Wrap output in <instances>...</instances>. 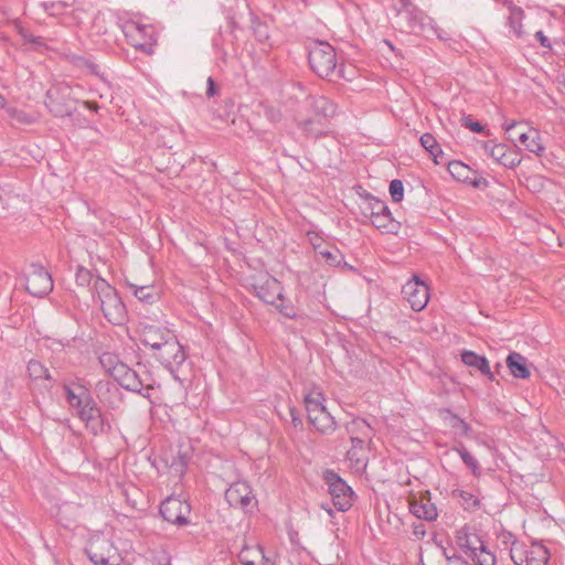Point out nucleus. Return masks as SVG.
<instances>
[{"label":"nucleus","instance_id":"f257e3e1","mask_svg":"<svg viewBox=\"0 0 565 565\" xmlns=\"http://www.w3.org/2000/svg\"><path fill=\"white\" fill-rule=\"evenodd\" d=\"M103 369L114 377L118 384L130 392L138 393L150 398V391L157 386L152 373L143 364L138 363L134 369L119 361L118 356L105 352L99 356Z\"/></svg>","mask_w":565,"mask_h":565},{"label":"nucleus","instance_id":"f03ea898","mask_svg":"<svg viewBox=\"0 0 565 565\" xmlns=\"http://www.w3.org/2000/svg\"><path fill=\"white\" fill-rule=\"evenodd\" d=\"M312 117L298 119V128L309 137L319 138L328 134L329 121L337 115L338 106L322 95H310L306 99Z\"/></svg>","mask_w":565,"mask_h":565},{"label":"nucleus","instance_id":"7ed1b4c3","mask_svg":"<svg viewBox=\"0 0 565 565\" xmlns=\"http://www.w3.org/2000/svg\"><path fill=\"white\" fill-rule=\"evenodd\" d=\"M90 291L93 298L98 300L104 317L108 322L114 326L125 322L127 316L126 307L114 287L104 278L97 276L94 285L90 287Z\"/></svg>","mask_w":565,"mask_h":565},{"label":"nucleus","instance_id":"20e7f679","mask_svg":"<svg viewBox=\"0 0 565 565\" xmlns=\"http://www.w3.org/2000/svg\"><path fill=\"white\" fill-rule=\"evenodd\" d=\"M456 542L476 565H495V555L487 547L486 542L477 531L468 525L456 532Z\"/></svg>","mask_w":565,"mask_h":565},{"label":"nucleus","instance_id":"39448f33","mask_svg":"<svg viewBox=\"0 0 565 565\" xmlns=\"http://www.w3.org/2000/svg\"><path fill=\"white\" fill-rule=\"evenodd\" d=\"M308 61L311 70L322 78L337 72V53L328 42L316 41L308 47Z\"/></svg>","mask_w":565,"mask_h":565},{"label":"nucleus","instance_id":"423d86ee","mask_svg":"<svg viewBox=\"0 0 565 565\" xmlns=\"http://www.w3.org/2000/svg\"><path fill=\"white\" fill-rule=\"evenodd\" d=\"M73 89L65 83H60L47 89L44 104L49 111L60 118L72 116L76 110Z\"/></svg>","mask_w":565,"mask_h":565},{"label":"nucleus","instance_id":"0eeeda50","mask_svg":"<svg viewBox=\"0 0 565 565\" xmlns=\"http://www.w3.org/2000/svg\"><path fill=\"white\" fill-rule=\"evenodd\" d=\"M323 480L328 486L334 508L340 512L350 510L355 499L352 488L333 470H326Z\"/></svg>","mask_w":565,"mask_h":565},{"label":"nucleus","instance_id":"6e6552de","mask_svg":"<svg viewBox=\"0 0 565 565\" xmlns=\"http://www.w3.org/2000/svg\"><path fill=\"white\" fill-rule=\"evenodd\" d=\"M510 557L515 565H547L550 552L540 543L529 546L514 540L510 547Z\"/></svg>","mask_w":565,"mask_h":565},{"label":"nucleus","instance_id":"1a4fd4ad","mask_svg":"<svg viewBox=\"0 0 565 565\" xmlns=\"http://www.w3.org/2000/svg\"><path fill=\"white\" fill-rule=\"evenodd\" d=\"M53 289L51 274L39 263H32L25 271V290L38 298L49 295Z\"/></svg>","mask_w":565,"mask_h":565},{"label":"nucleus","instance_id":"9d476101","mask_svg":"<svg viewBox=\"0 0 565 565\" xmlns=\"http://www.w3.org/2000/svg\"><path fill=\"white\" fill-rule=\"evenodd\" d=\"M86 555L95 565H118L120 557L113 542L105 536L93 539L85 548Z\"/></svg>","mask_w":565,"mask_h":565},{"label":"nucleus","instance_id":"9b49d317","mask_svg":"<svg viewBox=\"0 0 565 565\" xmlns=\"http://www.w3.org/2000/svg\"><path fill=\"white\" fill-rule=\"evenodd\" d=\"M159 512L163 520L179 527L186 526L191 523L189 518L191 505L179 497L170 495L166 498L160 503Z\"/></svg>","mask_w":565,"mask_h":565},{"label":"nucleus","instance_id":"f8f14e48","mask_svg":"<svg viewBox=\"0 0 565 565\" xmlns=\"http://www.w3.org/2000/svg\"><path fill=\"white\" fill-rule=\"evenodd\" d=\"M152 356L171 372L179 369L186 359L185 351L179 343L175 334L170 338L167 343H163L159 349L153 351Z\"/></svg>","mask_w":565,"mask_h":565},{"label":"nucleus","instance_id":"ddd939ff","mask_svg":"<svg viewBox=\"0 0 565 565\" xmlns=\"http://www.w3.org/2000/svg\"><path fill=\"white\" fill-rule=\"evenodd\" d=\"M138 332L141 343L149 347L152 352L174 335V332L169 328L147 321L139 323Z\"/></svg>","mask_w":565,"mask_h":565},{"label":"nucleus","instance_id":"4468645a","mask_svg":"<svg viewBox=\"0 0 565 565\" xmlns=\"http://www.w3.org/2000/svg\"><path fill=\"white\" fill-rule=\"evenodd\" d=\"M62 387L66 402L75 415L95 402L89 388L81 382H64Z\"/></svg>","mask_w":565,"mask_h":565},{"label":"nucleus","instance_id":"2eb2a0df","mask_svg":"<svg viewBox=\"0 0 565 565\" xmlns=\"http://www.w3.org/2000/svg\"><path fill=\"white\" fill-rule=\"evenodd\" d=\"M364 214L370 216L371 223L379 230L392 232L395 227L392 213L386 203L382 200L370 196L367 205L364 209Z\"/></svg>","mask_w":565,"mask_h":565},{"label":"nucleus","instance_id":"dca6fc26","mask_svg":"<svg viewBox=\"0 0 565 565\" xmlns=\"http://www.w3.org/2000/svg\"><path fill=\"white\" fill-rule=\"evenodd\" d=\"M124 33L130 45L145 52L156 42L151 25L130 21L125 24Z\"/></svg>","mask_w":565,"mask_h":565},{"label":"nucleus","instance_id":"f3484780","mask_svg":"<svg viewBox=\"0 0 565 565\" xmlns=\"http://www.w3.org/2000/svg\"><path fill=\"white\" fill-rule=\"evenodd\" d=\"M402 294L414 311H422L429 300V288L418 276H413L402 287Z\"/></svg>","mask_w":565,"mask_h":565},{"label":"nucleus","instance_id":"a211bd4d","mask_svg":"<svg viewBox=\"0 0 565 565\" xmlns=\"http://www.w3.org/2000/svg\"><path fill=\"white\" fill-rule=\"evenodd\" d=\"M94 436L107 434L110 430V424L105 418L100 407L94 402L75 415Z\"/></svg>","mask_w":565,"mask_h":565},{"label":"nucleus","instance_id":"6ab92c4d","mask_svg":"<svg viewBox=\"0 0 565 565\" xmlns=\"http://www.w3.org/2000/svg\"><path fill=\"white\" fill-rule=\"evenodd\" d=\"M255 296L267 305H275L278 297H281L284 287L280 281L268 274L254 278L252 284Z\"/></svg>","mask_w":565,"mask_h":565},{"label":"nucleus","instance_id":"aec40b11","mask_svg":"<svg viewBox=\"0 0 565 565\" xmlns=\"http://www.w3.org/2000/svg\"><path fill=\"white\" fill-rule=\"evenodd\" d=\"M225 500L233 508L249 511L256 504L252 489L246 482L237 481L230 486L225 491Z\"/></svg>","mask_w":565,"mask_h":565},{"label":"nucleus","instance_id":"412c9836","mask_svg":"<svg viewBox=\"0 0 565 565\" xmlns=\"http://www.w3.org/2000/svg\"><path fill=\"white\" fill-rule=\"evenodd\" d=\"M402 18L407 22L411 32H420L429 22L428 15L411 0H403Z\"/></svg>","mask_w":565,"mask_h":565},{"label":"nucleus","instance_id":"4be33fe9","mask_svg":"<svg viewBox=\"0 0 565 565\" xmlns=\"http://www.w3.org/2000/svg\"><path fill=\"white\" fill-rule=\"evenodd\" d=\"M412 514L425 521H435L438 516L436 505L430 501L429 492L414 498L409 503Z\"/></svg>","mask_w":565,"mask_h":565},{"label":"nucleus","instance_id":"5701e85b","mask_svg":"<svg viewBox=\"0 0 565 565\" xmlns=\"http://www.w3.org/2000/svg\"><path fill=\"white\" fill-rule=\"evenodd\" d=\"M448 171L455 180L471 184L475 188H479L482 182V180L477 177L472 178L477 172L461 161L455 160L449 162Z\"/></svg>","mask_w":565,"mask_h":565},{"label":"nucleus","instance_id":"b1692460","mask_svg":"<svg viewBox=\"0 0 565 565\" xmlns=\"http://www.w3.org/2000/svg\"><path fill=\"white\" fill-rule=\"evenodd\" d=\"M461 361L469 367H473L482 375H484L489 381H494V374L490 369V363L484 355H479L473 351L465 350L461 353Z\"/></svg>","mask_w":565,"mask_h":565},{"label":"nucleus","instance_id":"393cba45","mask_svg":"<svg viewBox=\"0 0 565 565\" xmlns=\"http://www.w3.org/2000/svg\"><path fill=\"white\" fill-rule=\"evenodd\" d=\"M518 141L524 146V148L536 154L537 157H542L545 151V147L542 142V137L539 130L533 128H527L526 130H523L518 136Z\"/></svg>","mask_w":565,"mask_h":565},{"label":"nucleus","instance_id":"a878e982","mask_svg":"<svg viewBox=\"0 0 565 565\" xmlns=\"http://www.w3.org/2000/svg\"><path fill=\"white\" fill-rule=\"evenodd\" d=\"M238 559L243 565H273L271 559L265 555L260 545L244 546L238 553Z\"/></svg>","mask_w":565,"mask_h":565},{"label":"nucleus","instance_id":"bb28decb","mask_svg":"<svg viewBox=\"0 0 565 565\" xmlns=\"http://www.w3.org/2000/svg\"><path fill=\"white\" fill-rule=\"evenodd\" d=\"M491 158L505 168L513 169L521 163V158L515 150L508 148L504 143L491 148Z\"/></svg>","mask_w":565,"mask_h":565},{"label":"nucleus","instance_id":"cd10ccee","mask_svg":"<svg viewBox=\"0 0 565 565\" xmlns=\"http://www.w3.org/2000/svg\"><path fill=\"white\" fill-rule=\"evenodd\" d=\"M308 420L318 433L323 435H330L337 428V422L327 408H320V412L309 417Z\"/></svg>","mask_w":565,"mask_h":565},{"label":"nucleus","instance_id":"c85d7f7f","mask_svg":"<svg viewBox=\"0 0 565 565\" xmlns=\"http://www.w3.org/2000/svg\"><path fill=\"white\" fill-rule=\"evenodd\" d=\"M505 362L510 373L514 377L525 380L530 376L531 373L527 367V361L522 354L518 352H511L507 356Z\"/></svg>","mask_w":565,"mask_h":565},{"label":"nucleus","instance_id":"c756f323","mask_svg":"<svg viewBox=\"0 0 565 565\" xmlns=\"http://www.w3.org/2000/svg\"><path fill=\"white\" fill-rule=\"evenodd\" d=\"M510 14L508 17V24L513 32V34L518 39H522L525 32L522 29V21L524 18V11L522 8L513 4L512 2L509 6Z\"/></svg>","mask_w":565,"mask_h":565},{"label":"nucleus","instance_id":"7c9ffc66","mask_svg":"<svg viewBox=\"0 0 565 565\" xmlns=\"http://www.w3.org/2000/svg\"><path fill=\"white\" fill-rule=\"evenodd\" d=\"M128 287L134 296L141 302L153 303L159 299V291L154 286H138L136 284H128Z\"/></svg>","mask_w":565,"mask_h":565},{"label":"nucleus","instance_id":"2f4dec72","mask_svg":"<svg viewBox=\"0 0 565 565\" xmlns=\"http://www.w3.org/2000/svg\"><path fill=\"white\" fill-rule=\"evenodd\" d=\"M164 466L173 476L181 479L188 468V456L186 454L181 452L179 450L178 454L173 456L170 461L168 459H164Z\"/></svg>","mask_w":565,"mask_h":565},{"label":"nucleus","instance_id":"473e14b6","mask_svg":"<svg viewBox=\"0 0 565 565\" xmlns=\"http://www.w3.org/2000/svg\"><path fill=\"white\" fill-rule=\"evenodd\" d=\"M345 429L350 436H363V437H372L373 428L372 426L363 418H354L350 423L347 424Z\"/></svg>","mask_w":565,"mask_h":565},{"label":"nucleus","instance_id":"72a5a7b5","mask_svg":"<svg viewBox=\"0 0 565 565\" xmlns=\"http://www.w3.org/2000/svg\"><path fill=\"white\" fill-rule=\"evenodd\" d=\"M324 396L319 391H311L305 396V405L308 418L320 412V408H327L323 404Z\"/></svg>","mask_w":565,"mask_h":565},{"label":"nucleus","instance_id":"f704fd0d","mask_svg":"<svg viewBox=\"0 0 565 565\" xmlns=\"http://www.w3.org/2000/svg\"><path fill=\"white\" fill-rule=\"evenodd\" d=\"M28 374L32 380L52 381L49 369L38 360H30L28 363Z\"/></svg>","mask_w":565,"mask_h":565},{"label":"nucleus","instance_id":"c9c22d12","mask_svg":"<svg viewBox=\"0 0 565 565\" xmlns=\"http://www.w3.org/2000/svg\"><path fill=\"white\" fill-rule=\"evenodd\" d=\"M8 117L18 125H32L36 121V116L29 114L17 107L7 108Z\"/></svg>","mask_w":565,"mask_h":565},{"label":"nucleus","instance_id":"e433bc0d","mask_svg":"<svg viewBox=\"0 0 565 565\" xmlns=\"http://www.w3.org/2000/svg\"><path fill=\"white\" fill-rule=\"evenodd\" d=\"M273 306L279 311L280 315L288 319H295L297 317L296 308L290 300L285 298L284 291H281V297H278L277 301Z\"/></svg>","mask_w":565,"mask_h":565},{"label":"nucleus","instance_id":"4c0bfd02","mask_svg":"<svg viewBox=\"0 0 565 565\" xmlns=\"http://www.w3.org/2000/svg\"><path fill=\"white\" fill-rule=\"evenodd\" d=\"M456 451L465 465L471 470L472 475L479 477L481 475V469L479 467L478 460L463 446L457 447Z\"/></svg>","mask_w":565,"mask_h":565},{"label":"nucleus","instance_id":"58836bf2","mask_svg":"<svg viewBox=\"0 0 565 565\" xmlns=\"http://www.w3.org/2000/svg\"><path fill=\"white\" fill-rule=\"evenodd\" d=\"M422 147L428 151L435 159L439 153H443V150L437 142L436 138L431 134H424L419 138Z\"/></svg>","mask_w":565,"mask_h":565},{"label":"nucleus","instance_id":"ea45409f","mask_svg":"<svg viewBox=\"0 0 565 565\" xmlns=\"http://www.w3.org/2000/svg\"><path fill=\"white\" fill-rule=\"evenodd\" d=\"M41 6L44 9V11L51 17L62 15L68 7L67 3L64 1L42 2Z\"/></svg>","mask_w":565,"mask_h":565},{"label":"nucleus","instance_id":"a19ab883","mask_svg":"<svg viewBox=\"0 0 565 565\" xmlns=\"http://www.w3.org/2000/svg\"><path fill=\"white\" fill-rule=\"evenodd\" d=\"M97 277L94 278L93 273L83 266H78L76 274H75V280L76 284L79 287H90V285H94V280Z\"/></svg>","mask_w":565,"mask_h":565},{"label":"nucleus","instance_id":"79ce46f5","mask_svg":"<svg viewBox=\"0 0 565 565\" xmlns=\"http://www.w3.org/2000/svg\"><path fill=\"white\" fill-rule=\"evenodd\" d=\"M319 254L323 257L326 263L330 266H340L344 262V257L339 249H323Z\"/></svg>","mask_w":565,"mask_h":565},{"label":"nucleus","instance_id":"37998d69","mask_svg":"<svg viewBox=\"0 0 565 565\" xmlns=\"http://www.w3.org/2000/svg\"><path fill=\"white\" fill-rule=\"evenodd\" d=\"M523 126H525V124L518 122L515 120H505L503 122V129L505 130L507 134H509V139L511 141H518V136L520 135L521 131L524 130L521 129Z\"/></svg>","mask_w":565,"mask_h":565},{"label":"nucleus","instance_id":"c03bdc74","mask_svg":"<svg viewBox=\"0 0 565 565\" xmlns=\"http://www.w3.org/2000/svg\"><path fill=\"white\" fill-rule=\"evenodd\" d=\"M390 194L394 202H401L404 196V184L401 180L395 179L390 183Z\"/></svg>","mask_w":565,"mask_h":565},{"label":"nucleus","instance_id":"a18cd8bd","mask_svg":"<svg viewBox=\"0 0 565 565\" xmlns=\"http://www.w3.org/2000/svg\"><path fill=\"white\" fill-rule=\"evenodd\" d=\"M72 63L78 67H86L90 71V73L93 74H97L98 73V66L93 63L92 61L83 57V56H73L72 58Z\"/></svg>","mask_w":565,"mask_h":565},{"label":"nucleus","instance_id":"49530a36","mask_svg":"<svg viewBox=\"0 0 565 565\" xmlns=\"http://www.w3.org/2000/svg\"><path fill=\"white\" fill-rule=\"evenodd\" d=\"M366 438L367 437L363 436H350L352 443V449L348 451V456L350 459H353V457L355 456V449H363Z\"/></svg>","mask_w":565,"mask_h":565},{"label":"nucleus","instance_id":"de8ad7c7","mask_svg":"<svg viewBox=\"0 0 565 565\" xmlns=\"http://www.w3.org/2000/svg\"><path fill=\"white\" fill-rule=\"evenodd\" d=\"M457 495L462 501H465V503L467 504L466 509L476 508L479 504L478 499L473 494H471V493H469L467 491L459 490Z\"/></svg>","mask_w":565,"mask_h":565},{"label":"nucleus","instance_id":"09e8293b","mask_svg":"<svg viewBox=\"0 0 565 565\" xmlns=\"http://www.w3.org/2000/svg\"><path fill=\"white\" fill-rule=\"evenodd\" d=\"M462 125L470 129L473 132L480 134L483 132L484 127L479 121H475L471 119V117H465Z\"/></svg>","mask_w":565,"mask_h":565},{"label":"nucleus","instance_id":"8fccbe9b","mask_svg":"<svg viewBox=\"0 0 565 565\" xmlns=\"http://www.w3.org/2000/svg\"><path fill=\"white\" fill-rule=\"evenodd\" d=\"M534 36L540 42L542 47L552 50V43H551L550 39L544 34L543 31H541V30L536 31Z\"/></svg>","mask_w":565,"mask_h":565},{"label":"nucleus","instance_id":"3c124183","mask_svg":"<svg viewBox=\"0 0 565 565\" xmlns=\"http://www.w3.org/2000/svg\"><path fill=\"white\" fill-rule=\"evenodd\" d=\"M217 94H218V92H217V88L215 86L214 79L210 76L207 78L206 96L207 97H214Z\"/></svg>","mask_w":565,"mask_h":565},{"label":"nucleus","instance_id":"603ef678","mask_svg":"<svg viewBox=\"0 0 565 565\" xmlns=\"http://www.w3.org/2000/svg\"><path fill=\"white\" fill-rule=\"evenodd\" d=\"M22 36L24 38L25 41H28V42H30L32 44H36V45H43L44 44L43 39L41 36H34L31 33H23Z\"/></svg>","mask_w":565,"mask_h":565},{"label":"nucleus","instance_id":"864d4df0","mask_svg":"<svg viewBox=\"0 0 565 565\" xmlns=\"http://www.w3.org/2000/svg\"><path fill=\"white\" fill-rule=\"evenodd\" d=\"M413 533L416 537L423 539L426 534L425 526L423 524L414 525Z\"/></svg>","mask_w":565,"mask_h":565},{"label":"nucleus","instance_id":"5fc2aeb1","mask_svg":"<svg viewBox=\"0 0 565 565\" xmlns=\"http://www.w3.org/2000/svg\"><path fill=\"white\" fill-rule=\"evenodd\" d=\"M482 147H483L484 151L487 152V154L491 157V148L498 147V143H494L492 140H488V141L483 142Z\"/></svg>","mask_w":565,"mask_h":565},{"label":"nucleus","instance_id":"6e6d98bb","mask_svg":"<svg viewBox=\"0 0 565 565\" xmlns=\"http://www.w3.org/2000/svg\"><path fill=\"white\" fill-rule=\"evenodd\" d=\"M83 105L87 109H90V110H94V111H97L99 109V105L97 103H95V102L85 100V102H83Z\"/></svg>","mask_w":565,"mask_h":565},{"label":"nucleus","instance_id":"4d7b16f0","mask_svg":"<svg viewBox=\"0 0 565 565\" xmlns=\"http://www.w3.org/2000/svg\"><path fill=\"white\" fill-rule=\"evenodd\" d=\"M290 415L295 427L301 425V419L296 415L295 408H290Z\"/></svg>","mask_w":565,"mask_h":565},{"label":"nucleus","instance_id":"13d9d810","mask_svg":"<svg viewBox=\"0 0 565 565\" xmlns=\"http://www.w3.org/2000/svg\"><path fill=\"white\" fill-rule=\"evenodd\" d=\"M12 106H9L6 98L0 95V108L4 109V111L7 113V108H11Z\"/></svg>","mask_w":565,"mask_h":565},{"label":"nucleus","instance_id":"bf43d9fd","mask_svg":"<svg viewBox=\"0 0 565 565\" xmlns=\"http://www.w3.org/2000/svg\"><path fill=\"white\" fill-rule=\"evenodd\" d=\"M460 426H461L462 433L468 434V431L470 430V426L463 420H460Z\"/></svg>","mask_w":565,"mask_h":565},{"label":"nucleus","instance_id":"052dcab7","mask_svg":"<svg viewBox=\"0 0 565 565\" xmlns=\"http://www.w3.org/2000/svg\"><path fill=\"white\" fill-rule=\"evenodd\" d=\"M321 508H322V509H324V510L328 512V514H329V515H332V514H333L332 509H331V508H329V507H328V504H327V505L321 504Z\"/></svg>","mask_w":565,"mask_h":565},{"label":"nucleus","instance_id":"680f3d73","mask_svg":"<svg viewBox=\"0 0 565 565\" xmlns=\"http://www.w3.org/2000/svg\"><path fill=\"white\" fill-rule=\"evenodd\" d=\"M0 206L4 207V204L2 202V190L0 189Z\"/></svg>","mask_w":565,"mask_h":565},{"label":"nucleus","instance_id":"e2e57ef3","mask_svg":"<svg viewBox=\"0 0 565 565\" xmlns=\"http://www.w3.org/2000/svg\"><path fill=\"white\" fill-rule=\"evenodd\" d=\"M259 38H262V39H263V38H264V39H267V38H268V35H267V34H263V32H259Z\"/></svg>","mask_w":565,"mask_h":565}]
</instances>
